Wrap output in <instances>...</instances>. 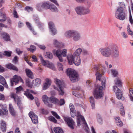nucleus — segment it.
Wrapping results in <instances>:
<instances>
[{
    "label": "nucleus",
    "instance_id": "61",
    "mask_svg": "<svg viewBox=\"0 0 133 133\" xmlns=\"http://www.w3.org/2000/svg\"><path fill=\"white\" fill-rule=\"evenodd\" d=\"M4 27L7 28V26L6 25H4L2 23H0V32L1 31L2 28Z\"/></svg>",
    "mask_w": 133,
    "mask_h": 133
},
{
    "label": "nucleus",
    "instance_id": "6",
    "mask_svg": "<svg viewBox=\"0 0 133 133\" xmlns=\"http://www.w3.org/2000/svg\"><path fill=\"white\" fill-rule=\"evenodd\" d=\"M54 81L58 87V88H57L54 87V88L57 90L59 95H63L65 92L64 90V86L63 82L57 78H55L54 79Z\"/></svg>",
    "mask_w": 133,
    "mask_h": 133
},
{
    "label": "nucleus",
    "instance_id": "3",
    "mask_svg": "<svg viewBox=\"0 0 133 133\" xmlns=\"http://www.w3.org/2000/svg\"><path fill=\"white\" fill-rule=\"evenodd\" d=\"M106 81L105 78H102L101 81L102 86L98 85L94 92L95 97L97 99L101 98L103 96V90L105 89Z\"/></svg>",
    "mask_w": 133,
    "mask_h": 133
},
{
    "label": "nucleus",
    "instance_id": "52",
    "mask_svg": "<svg viewBox=\"0 0 133 133\" xmlns=\"http://www.w3.org/2000/svg\"><path fill=\"white\" fill-rule=\"evenodd\" d=\"M50 31L52 32V34L53 35H55L57 33V30L55 28L51 30Z\"/></svg>",
    "mask_w": 133,
    "mask_h": 133
},
{
    "label": "nucleus",
    "instance_id": "48",
    "mask_svg": "<svg viewBox=\"0 0 133 133\" xmlns=\"http://www.w3.org/2000/svg\"><path fill=\"white\" fill-rule=\"evenodd\" d=\"M82 50V54L83 55H89L88 51L86 50L83 49Z\"/></svg>",
    "mask_w": 133,
    "mask_h": 133
},
{
    "label": "nucleus",
    "instance_id": "63",
    "mask_svg": "<svg viewBox=\"0 0 133 133\" xmlns=\"http://www.w3.org/2000/svg\"><path fill=\"white\" fill-rule=\"evenodd\" d=\"M10 112L11 114V115L13 116H14L15 114V111L14 110V109L11 110L10 111Z\"/></svg>",
    "mask_w": 133,
    "mask_h": 133
},
{
    "label": "nucleus",
    "instance_id": "18",
    "mask_svg": "<svg viewBox=\"0 0 133 133\" xmlns=\"http://www.w3.org/2000/svg\"><path fill=\"white\" fill-rule=\"evenodd\" d=\"M51 83V79L49 78H47L45 79V82L43 84V89L45 90L47 89L50 86Z\"/></svg>",
    "mask_w": 133,
    "mask_h": 133
},
{
    "label": "nucleus",
    "instance_id": "50",
    "mask_svg": "<svg viewBox=\"0 0 133 133\" xmlns=\"http://www.w3.org/2000/svg\"><path fill=\"white\" fill-rule=\"evenodd\" d=\"M97 120L98 122L100 124H101L102 122V119L101 117L99 115L97 116Z\"/></svg>",
    "mask_w": 133,
    "mask_h": 133
},
{
    "label": "nucleus",
    "instance_id": "27",
    "mask_svg": "<svg viewBox=\"0 0 133 133\" xmlns=\"http://www.w3.org/2000/svg\"><path fill=\"white\" fill-rule=\"evenodd\" d=\"M89 100L91 104L92 109H94L95 108V101L94 98L92 96L89 98Z\"/></svg>",
    "mask_w": 133,
    "mask_h": 133
},
{
    "label": "nucleus",
    "instance_id": "45",
    "mask_svg": "<svg viewBox=\"0 0 133 133\" xmlns=\"http://www.w3.org/2000/svg\"><path fill=\"white\" fill-rule=\"evenodd\" d=\"M49 119L51 121H52L55 123H56L57 122V120L52 116L50 117L49 118Z\"/></svg>",
    "mask_w": 133,
    "mask_h": 133
},
{
    "label": "nucleus",
    "instance_id": "53",
    "mask_svg": "<svg viewBox=\"0 0 133 133\" xmlns=\"http://www.w3.org/2000/svg\"><path fill=\"white\" fill-rule=\"evenodd\" d=\"M26 24L27 27L30 29V30H31L33 29L32 27L31 24L28 22H26Z\"/></svg>",
    "mask_w": 133,
    "mask_h": 133
},
{
    "label": "nucleus",
    "instance_id": "24",
    "mask_svg": "<svg viewBox=\"0 0 133 133\" xmlns=\"http://www.w3.org/2000/svg\"><path fill=\"white\" fill-rule=\"evenodd\" d=\"M6 67L10 69L18 71V68L15 66L11 63L8 64L6 65Z\"/></svg>",
    "mask_w": 133,
    "mask_h": 133
},
{
    "label": "nucleus",
    "instance_id": "1",
    "mask_svg": "<svg viewBox=\"0 0 133 133\" xmlns=\"http://www.w3.org/2000/svg\"><path fill=\"white\" fill-rule=\"evenodd\" d=\"M101 54L104 57L114 58L119 57V51L117 46L116 44H111L105 48H101L99 49Z\"/></svg>",
    "mask_w": 133,
    "mask_h": 133
},
{
    "label": "nucleus",
    "instance_id": "46",
    "mask_svg": "<svg viewBox=\"0 0 133 133\" xmlns=\"http://www.w3.org/2000/svg\"><path fill=\"white\" fill-rule=\"evenodd\" d=\"M51 113L52 115L55 116V117L57 119H59L60 118V116L57 114V113L53 111H52Z\"/></svg>",
    "mask_w": 133,
    "mask_h": 133
},
{
    "label": "nucleus",
    "instance_id": "8",
    "mask_svg": "<svg viewBox=\"0 0 133 133\" xmlns=\"http://www.w3.org/2000/svg\"><path fill=\"white\" fill-rule=\"evenodd\" d=\"M68 63L69 64L72 65L74 63L76 65H78L81 63V59L80 57L68 55L67 57Z\"/></svg>",
    "mask_w": 133,
    "mask_h": 133
},
{
    "label": "nucleus",
    "instance_id": "41",
    "mask_svg": "<svg viewBox=\"0 0 133 133\" xmlns=\"http://www.w3.org/2000/svg\"><path fill=\"white\" fill-rule=\"evenodd\" d=\"M121 107L120 108V114L122 116H124L125 114L124 108L122 104H121Z\"/></svg>",
    "mask_w": 133,
    "mask_h": 133
},
{
    "label": "nucleus",
    "instance_id": "64",
    "mask_svg": "<svg viewBox=\"0 0 133 133\" xmlns=\"http://www.w3.org/2000/svg\"><path fill=\"white\" fill-rule=\"evenodd\" d=\"M129 96H131L133 95V88H130L129 89Z\"/></svg>",
    "mask_w": 133,
    "mask_h": 133
},
{
    "label": "nucleus",
    "instance_id": "59",
    "mask_svg": "<svg viewBox=\"0 0 133 133\" xmlns=\"http://www.w3.org/2000/svg\"><path fill=\"white\" fill-rule=\"evenodd\" d=\"M35 21L36 23L38 24L39 26L40 27V26H41L40 22L39 21V19L38 18H37L36 19H35Z\"/></svg>",
    "mask_w": 133,
    "mask_h": 133
},
{
    "label": "nucleus",
    "instance_id": "4",
    "mask_svg": "<svg viewBox=\"0 0 133 133\" xmlns=\"http://www.w3.org/2000/svg\"><path fill=\"white\" fill-rule=\"evenodd\" d=\"M127 16L123 8L122 7H117L115 12V17L116 18L121 20H123Z\"/></svg>",
    "mask_w": 133,
    "mask_h": 133
},
{
    "label": "nucleus",
    "instance_id": "54",
    "mask_svg": "<svg viewBox=\"0 0 133 133\" xmlns=\"http://www.w3.org/2000/svg\"><path fill=\"white\" fill-rule=\"evenodd\" d=\"M18 57L17 56H15L14 57V59H13V63L15 64L18 61Z\"/></svg>",
    "mask_w": 133,
    "mask_h": 133
},
{
    "label": "nucleus",
    "instance_id": "29",
    "mask_svg": "<svg viewBox=\"0 0 133 133\" xmlns=\"http://www.w3.org/2000/svg\"><path fill=\"white\" fill-rule=\"evenodd\" d=\"M115 84L120 87H122V83L121 80L119 78H117L114 81Z\"/></svg>",
    "mask_w": 133,
    "mask_h": 133
},
{
    "label": "nucleus",
    "instance_id": "30",
    "mask_svg": "<svg viewBox=\"0 0 133 133\" xmlns=\"http://www.w3.org/2000/svg\"><path fill=\"white\" fill-rule=\"evenodd\" d=\"M120 119L119 117H116L115 119L116 120V122L117 125L120 127L123 125V124Z\"/></svg>",
    "mask_w": 133,
    "mask_h": 133
},
{
    "label": "nucleus",
    "instance_id": "35",
    "mask_svg": "<svg viewBox=\"0 0 133 133\" xmlns=\"http://www.w3.org/2000/svg\"><path fill=\"white\" fill-rule=\"evenodd\" d=\"M50 5L48 2L44 3L42 4L41 6L42 8H43L45 9H48L49 8Z\"/></svg>",
    "mask_w": 133,
    "mask_h": 133
},
{
    "label": "nucleus",
    "instance_id": "60",
    "mask_svg": "<svg viewBox=\"0 0 133 133\" xmlns=\"http://www.w3.org/2000/svg\"><path fill=\"white\" fill-rule=\"evenodd\" d=\"M25 9L28 12L32 11V8L29 6H26V7L25 8Z\"/></svg>",
    "mask_w": 133,
    "mask_h": 133
},
{
    "label": "nucleus",
    "instance_id": "20",
    "mask_svg": "<svg viewBox=\"0 0 133 133\" xmlns=\"http://www.w3.org/2000/svg\"><path fill=\"white\" fill-rule=\"evenodd\" d=\"M48 99V98L46 95H44L42 96V100L44 103L49 107H51L52 104H49L47 102Z\"/></svg>",
    "mask_w": 133,
    "mask_h": 133
},
{
    "label": "nucleus",
    "instance_id": "19",
    "mask_svg": "<svg viewBox=\"0 0 133 133\" xmlns=\"http://www.w3.org/2000/svg\"><path fill=\"white\" fill-rule=\"evenodd\" d=\"M1 36L3 39L5 41L7 42L11 40L9 35L6 33L3 32L1 34Z\"/></svg>",
    "mask_w": 133,
    "mask_h": 133
},
{
    "label": "nucleus",
    "instance_id": "40",
    "mask_svg": "<svg viewBox=\"0 0 133 133\" xmlns=\"http://www.w3.org/2000/svg\"><path fill=\"white\" fill-rule=\"evenodd\" d=\"M28 50L30 51L33 52L36 50V48L35 46L33 45H31L29 48H28Z\"/></svg>",
    "mask_w": 133,
    "mask_h": 133
},
{
    "label": "nucleus",
    "instance_id": "32",
    "mask_svg": "<svg viewBox=\"0 0 133 133\" xmlns=\"http://www.w3.org/2000/svg\"><path fill=\"white\" fill-rule=\"evenodd\" d=\"M93 0H85V4L86 6V8L89 9L91 6L92 2Z\"/></svg>",
    "mask_w": 133,
    "mask_h": 133
},
{
    "label": "nucleus",
    "instance_id": "17",
    "mask_svg": "<svg viewBox=\"0 0 133 133\" xmlns=\"http://www.w3.org/2000/svg\"><path fill=\"white\" fill-rule=\"evenodd\" d=\"M30 93L34 94H36V92H34L32 90L28 89H26V91H25L24 94L28 98L31 100H33L34 99V98L32 95Z\"/></svg>",
    "mask_w": 133,
    "mask_h": 133
},
{
    "label": "nucleus",
    "instance_id": "31",
    "mask_svg": "<svg viewBox=\"0 0 133 133\" xmlns=\"http://www.w3.org/2000/svg\"><path fill=\"white\" fill-rule=\"evenodd\" d=\"M6 19L5 15L2 14L0 11V22H4Z\"/></svg>",
    "mask_w": 133,
    "mask_h": 133
},
{
    "label": "nucleus",
    "instance_id": "51",
    "mask_svg": "<svg viewBox=\"0 0 133 133\" xmlns=\"http://www.w3.org/2000/svg\"><path fill=\"white\" fill-rule=\"evenodd\" d=\"M42 5L40 4H38L37 6V10L39 11H41L42 10V9L43 8H42L41 7Z\"/></svg>",
    "mask_w": 133,
    "mask_h": 133
},
{
    "label": "nucleus",
    "instance_id": "12",
    "mask_svg": "<svg viewBox=\"0 0 133 133\" xmlns=\"http://www.w3.org/2000/svg\"><path fill=\"white\" fill-rule=\"evenodd\" d=\"M11 97L14 99L15 103H17L18 107L21 109L22 107V104L19 97L16 94L14 93L11 94Z\"/></svg>",
    "mask_w": 133,
    "mask_h": 133
},
{
    "label": "nucleus",
    "instance_id": "36",
    "mask_svg": "<svg viewBox=\"0 0 133 133\" xmlns=\"http://www.w3.org/2000/svg\"><path fill=\"white\" fill-rule=\"evenodd\" d=\"M49 9L52 11L54 12H57L58 11L57 8L53 4L50 5Z\"/></svg>",
    "mask_w": 133,
    "mask_h": 133
},
{
    "label": "nucleus",
    "instance_id": "33",
    "mask_svg": "<svg viewBox=\"0 0 133 133\" xmlns=\"http://www.w3.org/2000/svg\"><path fill=\"white\" fill-rule=\"evenodd\" d=\"M54 132L56 133H63V130L59 127L54 128Z\"/></svg>",
    "mask_w": 133,
    "mask_h": 133
},
{
    "label": "nucleus",
    "instance_id": "37",
    "mask_svg": "<svg viewBox=\"0 0 133 133\" xmlns=\"http://www.w3.org/2000/svg\"><path fill=\"white\" fill-rule=\"evenodd\" d=\"M45 58L49 59H52L53 58V55L52 53L49 52H46L45 54Z\"/></svg>",
    "mask_w": 133,
    "mask_h": 133
},
{
    "label": "nucleus",
    "instance_id": "21",
    "mask_svg": "<svg viewBox=\"0 0 133 133\" xmlns=\"http://www.w3.org/2000/svg\"><path fill=\"white\" fill-rule=\"evenodd\" d=\"M49 99V101L50 102L57 105H58L59 104V101L56 98L52 97Z\"/></svg>",
    "mask_w": 133,
    "mask_h": 133
},
{
    "label": "nucleus",
    "instance_id": "22",
    "mask_svg": "<svg viewBox=\"0 0 133 133\" xmlns=\"http://www.w3.org/2000/svg\"><path fill=\"white\" fill-rule=\"evenodd\" d=\"M82 51V49L80 48H78L76 50L73 54L69 55L72 56L74 57L76 56L80 57V54Z\"/></svg>",
    "mask_w": 133,
    "mask_h": 133
},
{
    "label": "nucleus",
    "instance_id": "7",
    "mask_svg": "<svg viewBox=\"0 0 133 133\" xmlns=\"http://www.w3.org/2000/svg\"><path fill=\"white\" fill-rule=\"evenodd\" d=\"M77 14L79 15H83L89 14L90 11L89 9L82 6L76 7L75 9Z\"/></svg>",
    "mask_w": 133,
    "mask_h": 133
},
{
    "label": "nucleus",
    "instance_id": "49",
    "mask_svg": "<svg viewBox=\"0 0 133 133\" xmlns=\"http://www.w3.org/2000/svg\"><path fill=\"white\" fill-rule=\"evenodd\" d=\"M57 65L59 68V70L60 71H62L63 70V68L62 64L59 63H58Z\"/></svg>",
    "mask_w": 133,
    "mask_h": 133
},
{
    "label": "nucleus",
    "instance_id": "14",
    "mask_svg": "<svg viewBox=\"0 0 133 133\" xmlns=\"http://www.w3.org/2000/svg\"><path fill=\"white\" fill-rule=\"evenodd\" d=\"M65 121L67 122L69 127L71 129L74 128L75 123L71 117H65L64 118Z\"/></svg>",
    "mask_w": 133,
    "mask_h": 133
},
{
    "label": "nucleus",
    "instance_id": "57",
    "mask_svg": "<svg viewBox=\"0 0 133 133\" xmlns=\"http://www.w3.org/2000/svg\"><path fill=\"white\" fill-rule=\"evenodd\" d=\"M3 111L2 110L1 113H2V115H7L8 114V111L7 110L5 109H3Z\"/></svg>",
    "mask_w": 133,
    "mask_h": 133
},
{
    "label": "nucleus",
    "instance_id": "28",
    "mask_svg": "<svg viewBox=\"0 0 133 133\" xmlns=\"http://www.w3.org/2000/svg\"><path fill=\"white\" fill-rule=\"evenodd\" d=\"M41 80L39 78H37L32 81V83L35 86H38L41 83Z\"/></svg>",
    "mask_w": 133,
    "mask_h": 133
},
{
    "label": "nucleus",
    "instance_id": "16",
    "mask_svg": "<svg viewBox=\"0 0 133 133\" xmlns=\"http://www.w3.org/2000/svg\"><path fill=\"white\" fill-rule=\"evenodd\" d=\"M29 115L33 123L35 124H37L38 122L37 116L35 115L33 112L31 111L29 113Z\"/></svg>",
    "mask_w": 133,
    "mask_h": 133
},
{
    "label": "nucleus",
    "instance_id": "38",
    "mask_svg": "<svg viewBox=\"0 0 133 133\" xmlns=\"http://www.w3.org/2000/svg\"><path fill=\"white\" fill-rule=\"evenodd\" d=\"M127 31L128 34L129 35L132 36L133 35V32L130 29V26L128 25L127 28Z\"/></svg>",
    "mask_w": 133,
    "mask_h": 133
},
{
    "label": "nucleus",
    "instance_id": "25",
    "mask_svg": "<svg viewBox=\"0 0 133 133\" xmlns=\"http://www.w3.org/2000/svg\"><path fill=\"white\" fill-rule=\"evenodd\" d=\"M0 128L2 131L5 132L6 130V124L5 122L3 120L1 121Z\"/></svg>",
    "mask_w": 133,
    "mask_h": 133
},
{
    "label": "nucleus",
    "instance_id": "26",
    "mask_svg": "<svg viewBox=\"0 0 133 133\" xmlns=\"http://www.w3.org/2000/svg\"><path fill=\"white\" fill-rule=\"evenodd\" d=\"M25 72L26 75L28 77L31 79L33 78V74L30 70L26 69L25 70Z\"/></svg>",
    "mask_w": 133,
    "mask_h": 133
},
{
    "label": "nucleus",
    "instance_id": "13",
    "mask_svg": "<svg viewBox=\"0 0 133 133\" xmlns=\"http://www.w3.org/2000/svg\"><path fill=\"white\" fill-rule=\"evenodd\" d=\"M41 63L44 65L53 70L55 69L54 65L53 64L50 63L48 61L44 60L42 57H41Z\"/></svg>",
    "mask_w": 133,
    "mask_h": 133
},
{
    "label": "nucleus",
    "instance_id": "43",
    "mask_svg": "<svg viewBox=\"0 0 133 133\" xmlns=\"http://www.w3.org/2000/svg\"><path fill=\"white\" fill-rule=\"evenodd\" d=\"M26 84L29 88H32L33 85L29 80H27L26 81Z\"/></svg>",
    "mask_w": 133,
    "mask_h": 133
},
{
    "label": "nucleus",
    "instance_id": "34",
    "mask_svg": "<svg viewBox=\"0 0 133 133\" xmlns=\"http://www.w3.org/2000/svg\"><path fill=\"white\" fill-rule=\"evenodd\" d=\"M111 75L114 77L117 76L118 75L117 71L116 69H111Z\"/></svg>",
    "mask_w": 133,
    "mask_h": 133
},
{
    "label": "nucleus",
    "instance_id": "62",
    "mask_svg": "<svg viewBox=\"0 0 133 133\" xmlns=\"http://www.w3.org/2000/svg\"><path fill=\"white\" fill-rule=\"evenodd\" d=\"M31 58L33 59V61L34 62H37V58L36 56L34 55H33L32 56Z\"/></svg>",
    "mask_w": 133,
    "mask_h": 133
},
{
    "label": "nucleus",
    "instance_id": "42",
    "mask_svg": "<svg viewBox=\"0 0 133 133\" xmlns=\"http://www.w3.org/2000/svg\"><path fill=\"white\" fill-rule=\"evenodd\" d=\"M11 52L10 51H5L4 52L3 55L7 57H10L11 56Z\"/></svg>",
    "mask_w": 133,
    "mask_h": 133
},
{
    "label": "nucleus",
    "instance_id": "55",
    "mask_svg": "<svg viewBox=\"0 0 133 133\" xmlns=\"http://www.w3.org/2000/svg\"><path fill=\"white\" fill-rule=\"evenodd\" d=\"M23 89V88L21 86H19V87L16 88V92H19L21 90H22Z\"/></svg>",
    "mask_w": 133,
    "mask_h": 133
},
{
    "label": "nucleus",
    "instance_id": "47",
    "mask_svg": "<svg viewBox=\"0 0 133 133\" xmlns=\"http://www.w3.org/2000/svg\"><path fill=\"white\" fill-rule=\"evenodd\" d=\"M121 35L123 38L124 39H127L128 38V35L127 33L124 32H122Z\"/></svg>",
    "mask_w": 133,
    "mask_h": 133
},
{
    "label": "nucleus",
    "instance_id": "5",
    "mask_svg": "<svg viewBox=\"0 0 133 133\" xmlns=\"http://www.w3.org/2000/svg\"><path fill=\"white\" fill-rule=\"evenodd\" d=\"M67 73L71 82H74L78 81V74L74 70L71 69H68L67 70Z\"/></svg>",
    "mask_w": 133,
    "mask_h": 133
},
{
    "label": "nucleus",
    "instance_id": "56",
    "mask_svg": "<svg viewBox=\"0 0 133 133\" xmlns=\"http://www.w3.org/2000/svg\"><path fill=\"white\" fill-rule=\"evenodd\" d=\"M16 50V53L18 55L21 54L23 52V51L20 50L19 49V48H17Z\"/></svg>",
    "mask_w": 133,
    "mask_h": 133
},
{
    "label": "nucleus",
    "instance_id": "15",
    "mask_svg": "<svg viewBox=\"0 0 133 133\" xmlns=\"http://www.w3.org/2000/svg\"><path fill=\"white\" fill-rule=\"evenodd\" d=\"M94 69L97 71L96 74V79L100 80L102 77V73H103V70L100 67H98L96 66L94 67Z\"/></svg>",
    "mask_w": 133,
    "mask_h": 133
},
{
    "label": "nucleus",
    "instance_id": "9",
    "mask_svg": "<svg viewBox=\"0 0 133 133\" xmlns=\"http://www.w3.org/2000/svg\"><path fill=\"white\" fill-rule=\"evenodd\" d=\"M53 52L54 54H56L58 58L59 61L61 62L63 61V59L62 56L65 57L66 56L67 50L66 49H64L62 51L60 49L56 51L54 50Z\"/></svg>",
    "mask_w": 133,
    "mask_h": 133
},
{
    "label": "nucleus",
    "instance_id": "2",
    "mask_svg": "<svg viewBox=\"0 0 133 133\" xmlns=\"http://www.w3.org/2000/svg\"><path fill=\"white\" fill-rule=\"evenodd\" d=\"M65 37L69 38H72L75 42L79 41L81 38L80 33L74 30H70L66 31L64 33Z\"/></svg>",
    "mask_w": 133,
    "mask_h": 133
},
{
    "label": "nucleus",
    "instance_id": "44",
    "mask_svg": "<svg viewBox=\"0 0 133 133\" xmlns=\"http://www.w3.org/2000/svg\"><path fill=\"white\" fill-rule=\"evenodd\" d=\"M49 26L50 30L55 28L54 24L52 22H50L49 23Z\"/></svg>",
    "mask_w": 133,
    "mask_h": 133
},
{
    "label": "nucleus",
    "instance_id": "39",
    "mask_svg": "<svg viewBox=\"0 0 133 133\" xmlns=\"http://www.w3.org/2000/svg\"><path fill=\"white\" fill-rule=\"evenodd\" d=\"M53 44L56 47H59L61 44L60 43L55 39L53 40Z\"/></svg>",
    "mask_w": 133,
    "mask_h": 133
},
{
    "label": "nucleus",
    "instance_id": "11",
    "mask_svg": "<svg viewBox=\"0 0 133 133\" xmlns=\"http://www.w3.org/2000/svg\"><path fill=\"white\" fill-rule=\"evenodd\" d=\"M19 81L24 83L23 80L20 77L16 75L14 76L13 78L11 79L10 80L11 85H13L14 83H15V85L17 84Z\"/></svg>",
    "mask_w": 133,
    "mask_h": 133
},
{
    "label": "nucleus",
    "instance_id": "58",
    "mask_svg": "<svg viewBox=\"0 0 133 133\" xmlns=\"http://www.w3.org/2000/svg\"><path fill=\"white\" fill-rule=\"evenodd\" d=\"M59 104L58 105H63L65 103V101L64 100V99H61L60 100V101L59 102Z\"/></svg>",
    "mask_w": 133,
    "mask_h": 133
},
{
    "label": "nucleus",
    "instance_id": "23",
    "mask_svg": "<svg viewBox=\"0 0 133 133\" xmlns=\"http://www.w3.org/2000/svg\"><path fill=\"white\" fill-rule=\"evenodd\" d=\"M0 83L3 85L6 88H8L5 78L2 76L0 75Z\"/></svg>",
    "mask_w": 133,
    "mask_h": 133
},
{
    "label": "nucleus",
    "instance_id": "10",
    "mask_svg": "<svg viewBox=\"0 0 133 133\" xmlns=\"http://www.w3.org/2000/svg\"><path fill=\"white\" fill-rule=\"evenodd\" d=\"M113 88L114 91L116 93L117 98L118 99H122V100H124V98L123 97V94L121 91L116 86H113Z\"/></svg>",
    "mask_w": 133,
    "mask_h": 133
}]
</instances>
